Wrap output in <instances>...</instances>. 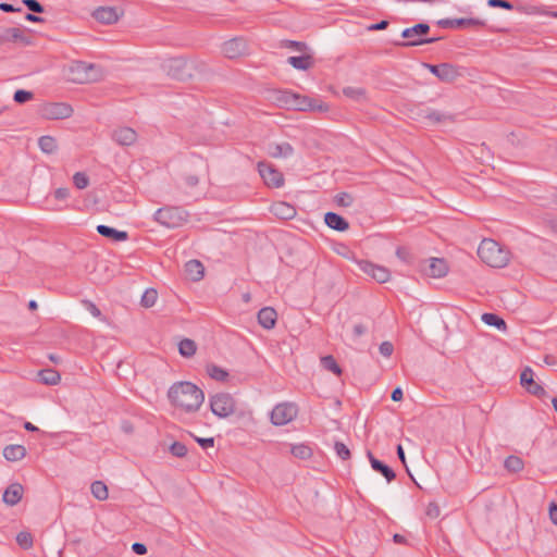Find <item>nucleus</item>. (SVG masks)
I'll return each mask as SVG.
<instances>
[{
  "instance_id": "f257e3e1",
  "label": "nucleus",
  "mask_w": 557,
  "mask_h": 557,
  "mask_svg": "<svg viewBox=\"0 0 557 557\" xmlns=\"http://www.w3.org/2000/svg\"><path fill=\"white\" fill-rule=\"evenodd\" d=\"M168 398L174 407L190 413L199 410L205 401V393L196 384L182 381L169 388Z\"/></svg>"
},
{
  "instance_id": "f03ea898",
  "label": "nucleus",
  "mask_w": 557,
  "mask_h": 557,
  "mask_svg": "<svg viewBox=\"0 0 557 557\" xmlns=\"http://www.w3.org/2000/svg\"><path fill=\"white\" fill-rule=\"evenodd\" d=\"M478 256L488 267L498 269L506 267L510 260V252L491 238L481 242Z\"/></svg>"
},
{
  "instance_id": "7ed1b4c3",
  "label": "nucleus",
  "mask_w": 557,
  "mask_h": 557,
  "mask_svg": "<svg viewBox=\"0 0 557 557\" xmlns=\"http://www.w3.org/2000/svg\"><path fill=\"white\" fill-rule=\"evenodd\" d=\"M430 32V25L426 23H418L411 27H407L401 32V37L408 39L407 41H395L394 45L401 48L417 47L428 44H433L441 39V37H428L425 36Z\"/></svg>"
},
{
  "instance_id": "20e7f679",
  "label": "nucleus",
  "mask_w": 557,
  "mask_h": 557,
  "mask_svg": "<svg viewBox=\"0 0 557 557\" xmlns=\"http://www.w3.org/2000/svg\"><path fill=\"white\" fill-rule=\"evenodd\" d=\"M161 67L171 78L186 81L193 76L195 64L183 57H176L165 60Z\"/></svg>"
},
{
  "instance_id": "39448f33",
  "label": "nucleus",
  "mask_w": 557,
  "mask_h": 557,
  "mask_svg": "<svg viewBox=\"0 0 557 557\" xmlns=\"http://www.w3.org/2000/svg\"><path fill=\"white\" fill-rule=\"evenodd\" d=\"M102 77L100 66L83 61H77L70 67V79L77 84L97 82Z\"/></svg>"
},
{
  "instance_id": "423d86ee",
  "label": "nucleus",
  "mask_w": 557,
  "mask_h": 557,
  "mask_svg": "<svg viewBox=\"0 0 557 557\" xmlns=\"http://www.w3.org/2000/svg\"><path fill=\"white\" fill-rule=\"evenodd\" d=\"M154 220L166 227L175 228L187 220V212L178 207H164L154 212Z\"/></svg>"
},
{
  "instance_id": "0eeeda50",
  "label": "nucleus",
  "mask_w": 557,
  "mask_h": 557,
  "mask_svg": "<svg viewBox=\"0 0 557 557\" xmlns=\"http://www.w3.org/2000/svg\"><path fill=\"white\" fill-rule=\"evenodd\" d=\"M210 409L219 418H227L235 412L236 401L228 393H218L210 396Z\"/></svg>"
},
{
  "instance_id": "6e6552de",
  "label": "nucleus",
  "mask_w": 557,
  "mask_h": 557,
  "mask_svg": "<svg viewBox=\"0 0 557 557\" xmlns=\"http://www.w3.org/2000/svg\"><path fill=\"white\" fill-rule=\"evenodd\" d=\"M72 112V107L64 102H48L40 108V115L47 120L66 119Z\"/></svg>"
},
{
  "instance_id": "1a4fd4ad",
  "label": "nucleus",
  "mask_w": 557,
  "mask_h": 557,
  "mask_svg": "<svg viewBox=\"0 0 557 557\" xmlns=\"http://www.w3.org/2000/svg\"><path fill=\"white\" fill-rule=\"evenodd\" d=\"M423 66L426 67L440 81L445 83H451L460 75L458 67L453 65L451 63H423Z\"/></svg>"
},
{
  "instance_id": "9d476101",
  "label": "nucleus",
  "mask_w": 557,
  "mask_h": 557,
  "mask_svg": "<svg viewBox=\"0 0 557 557\" xmlns=\"http://www.w3.org/2000/svg\"><path fill=\"white\" fill-rule=\"evenodd\" d=\"M297 416V407L294 404H278L271 411V422L274 425H285Z\"/></svg>"
},
{
  "instance_id": "9b49d317",
  "label": "nucleus",
  "mask_w": 557,
  "mask_h": 557,
  "mask_svg": "<svg viewBox=\"0 0 557 557\" xmlns=\"http://www.w3.org/2000/svg\"><path fill=\"white\" fill-rule=\"evenodd\" d=\"M290 110L325 112L329 110V107L318 99L294 92Z\"/></svg>"
},
{
  "instance_id": "f8f14e48",
  "label": "nucleus",
  "mask_w": 557,
  "mask_h": 557,
  "mask_svg": "<svg viewBox=\"0 0 557 557\" xmlns=\"http://www.w3.org/2000/svg\"><path fill=\"white\" fill-rule=\"evenodd\" d=\"M357 265L360 271L371 276L377 283H385L391 278V272L385 267L374 264L368 260H358Z\"/></svg>"
},
{
  "instance_id": "ddd939ff",
  "label": "nucleus",
  "mask_w": 557,
  "mask_h": 557,
  "mask_svg": "<svg viewBox=\"0 0 557 557\" xmlns=\"http://www.w3.org/2000/svg\"><path fill=\"white\" fill-rule=\"evenodd\" d=\"M418 116L425 122L426 125L435 126L446 124L454 121V114L437 111L431 108L419 109Z\"/></svg>"
},
{
  "instance_id": "4468645a",
  "label": "nucleus",
  "mask_w": 557,
  "mask_h": 557,
  "mask_svg": "<svg viewBox=\"0 0 557 557\" xmlns=\"http://www.w3.org/2000/svg\"><path fill=\"white\" fill-rule=\"evenodd\" d=\"M28 29L20 27L5 28L0 32V47L7 42H18L22 46L32 45V38L26 35Z\"/></svg>"
},
{
  "instance_id": "2eb2a0df",
  "label": "nucleus",
  "mask_w": 557,
  "mask_h": 557,
  "mask_svg": "<svg viewBox=\"0 0 557 557\" xmlns=\"http://www.w3.org/2000/svg\"><path fill=\"white\" fill-rule=\"evenodd\" d=\"M258 170L260 173V176L263 178L264 183L274 188H280L284 184V177L283 174L274 169L271 164L267 162H259L258 163Z\"/></svg>"
},
{
  "instance_id": "dca6fc26",
  "label": "nucleus",
  "mask_w": 557,
  "mask_h": 557,
  "mask_svg": "<svg viewBox=\"0 0 557 557\" xmlns=\"http://www.w3.org/2000/svg\"><path fill=\"white\" fill-rule=\"evenodd\" d=\"M442 28H467V27H484L485 22L480 18H442L436 22Z\"/></svg>"
},
{
  "instance_id": "f3484780",
  "label": "nucleus",
  "mask_w": 557,
  "mask_h": 557,
  "mask_svg": "<svg viewBox=\"0 0 557 557\" xmlns=\"http://www.w3.org/2000/svg\"><path fill=\"white\" fill-rule=\"evenodd\" d=\"M222 51L228 59L239 58L248 52L247 41L242 37H236L225 41Z\"/></svg>"
},
{
  "instance_id": "a211bd4d",
  "label": "nucleus",
  "mask_w": 557,
  "mask_h": 557,
  "mask_svg": "<svg viewBox=\"0 0 557 557\" xmlns=\"http://www.w3.org/2000/svg\"><path fill=\"white\" fill-rule=\"evenodd\" d=\"M533 370L530 367H525L520 374V384L527 389L528 393L542 397L546 394L543 386L537 384L534 379Z\"/></svg>"
},
{
  "instance_id": "6ab92c4d",
  "label": "nucleus",
  "mask_w": 557,
  "mask_h": 557,
  "mask_svg": "<svg viewBox=\"0 0 557 557\" xmlns=\"http://www.w3.org/2000/svg\"><path fill=\"white\" fill-rule=\"evenodd\" d=\"M92 16L102 24H113L120 18V13L114 7H99L97 8Z\"/></svg>"
},
{
  "instance_id": "aec40b11",
  "label": "nucleus",
  "mask_w": 557,
  "mask_h": 557,
  "mask_svg": "<svg viewBox=\"0 0 557 557\" xmlns=\"http://www.w3.org/2000/svg\"><path fill=\"white\" fill-rule=\"evenodd\" d=\"M268 154L272 158H287L293 154V147L287 143L268 141L265 146Z\"/></svg>"
},
{
  "instance_id": "412c9836",
  "label": "nucleus",
  "mask_w": 557,
  "mask_h": 557,
  "mask_svg": "<svg viewBox=\"0 0 557 557\" xmlns=\"http://www.w3.org/2000/svg\"><path fill=\"white\" fill-rule=\"evenodd\" d=\"M466 149L473 156L474 159L481 161L482 163L488 162L492 159L491 149L485 145L484 141L469 143V146L466 147Z\"/></svg>"
},
{
  "instance_id": "4be33fe9",
  "label": "nucleus",
  "mask_w": 557,
  "mask_h": 557,
  "mask_svg": "<svg viewBox=\"0 0 557 557\" xmlns=\"http://www.w3.org/2000/svg\"><path fill=\"white\" fill-rule=\"evenodd\" d=\"M258 323L265 330H272L277 321V313L272 307H264L257 314Z\"/></svg>"
},
{
  "instance_id": "5701e85b",
  "label": "nucleus",
  "mask_w": 557,
  "mask_h": 557,
  "mask_svg": "<svg viewBox=\"0 0 557 557\" xmlns=\"http://www.w3.org/2000/svg\"><path fill=\"white\" fill-rule=\"evenodd\" d=\"M23 486L20 483H12L10 484L2 496L3 503H5L9 506H15L18 504L23 496Z\"/></svg>"
},
{
  "instance_id": "b1692460",
  "label": "nucleus",
  "mask_w": 557,
  "mask_h": 557,
  "mask_svg": "<svg viewBox=\"0 0 557 557\" xmlns=\"http://www.w3.org/2000/svg\"><path fill=\"white\" fill-rule=\"evenodd\" d=\"M271 213L281 220H290L296 215V209L292 205L277 201L270 207Z\"/></svg>"
},
{
  "instance_id": "393cba45",
  "label": "nucleus",
  "mask_w": 557,
  "mask_h": 557,
  "mask_svg": "<svg viewBox=\"0 0 557 557\" xmlns=\"http://www.w3.org/2000/svg\"><path fill=\"white\" fill-rule=\"evenodd\" d=\"M97 232L106 237V238H109L111 239L112 242L114 243H120V242H125L128 239V233L125 232V231H119V230H115L114 227H111V226H108V225H103V224H100L97 226Z\"/></svg>"
},
{
  "instance_id": "a878e982",
  "label": "nucleus",
  "mask_w": 557,
  "mask_h": 557,
  "mask_svg": "<svg viewBox=\"0 0 557 557\" xmlns=\"http://www.w3.org/2000/svg\"><path fill=\"white\" fill-rule=\"evenodd\" d=\"M368 458L370 460L372 469L375 470L376 472H380L386 479L387 482H392L396 478L394 470L389 466L376 459L371 451H368Z\"/></svg>"
},
{
  "instance_id": "bb28decb",
  "label": "nucleus",
  "mask_w": 557,
  "mask_h": 557,
  "mask_svg": "<svg viewBox=\"0 0 557 557\" xmlns=\"http://www.w3.org/2000/svg\"><path fill=\"white\" fill-rule=\"evenodd\" d=\"M325 224L337 232H345L349 228V223L335 212H326L324 215Z\"/></svg>"
},
{
  "instance_id": "cd10ccee",
  "label": "nucleus",
  "mask_w": 557,
  "mask_h": 557,
  "mask_svg": "<svg viewBox=\"0 0 557 557\" xmlns=\"http://www.w3.org/2000/svg\"><path fill=\"white\" fill-rule=\"evenodd\" d=\"M426 274L432 277H443L448 272L447 263L444 259L432 258L430 260V264L428 270H425Z\"/></svg>"
},
{
  "instance_id": "c85d7f7f",
  "label": "nucleus",
  "mask_w": 557,
  "mask_h": 557,
  "mask_svg": "<svg viewBox=\"0 0 557 557\" xmlns=\"http://www.w3.org/2000/svg\"><path fill=\"white\" fill-rule=\"evenodd\" d=\"M287 63L296 70L307 71L314 65V59L311 54L293 55L287 59Z\"/></svg>"
},
{
  "instance_id": "c756f323",
  "label": "nucleus",
  "mask_w": 557,
  "mask_h": 557,
  "mask_svg": "<svg viewBox=\"0 0 557 557\" xmlns=\"http://www.w3.org/2000/svg\"><path fill=\"white\" fill-rule=\"evenodd\" d=\"M185 272L191 281H200L205 274V268L199 260L193 259L186 262Z\"/></svg>"
},
{
  "instance_id": "7c9ffc66",
  "label": "nucleus",
  "mask_w": 557,
  "mask_h": 557,
  "mask_svg": "<svg viewBox=\"0 0 557 557\" xmlns=\"http://www.w3.org/2000/svg\"><path fill=\"white\" fill-rule=\"evenodd\" d=\"M26 455V448L23 445H8L3 448V457L8 461H18Z\"/></svg>"
},
{
  "instance_id": "2f4dec72",
  "label": "nucleus",
  "mask_w": 557,
  "mask_h": 557,
  "mask_svg": "<svg viewBox=\"0 0 557 557\" xmlns=\"http://www.w3.org/2000/svg\"><path fill=\"white\" fill-rule=\"evenodd\" d=\"M294 92L290 90H276L273 92V101L282 108L292 109Z\"/></svg>"
},
{
  "instance_id": "473e14b6",
  "label": "nucleus",
  "mask_w": 557,
  "mask_h": 557,
  "mask_svg": "<svg viewBox=\"0 0 557 557\" xmlns=\"http://www.w3.org/2000/svg\"><path fill=\"white\" fill-rule=\"evenodd\" d=\"M481 320L485 324H487L490 326H494V327H496L499 331H503V332L507 331V323H506V321L502 317L496 314V313H490V312L483 313L482 317H481Z\"/></svg>"
},
{
  "instance_id": "72a5a7b5",
  "label": "nucleus",
  "mask_w": 557,
  "mask_h": 557,
  "mask_svg": "<svg viewBox=\"0 0 557 557\" xmlns=\"http://www.w3.org/2000/svg\"><path fill=\"white\" fill-rule=\"evenodd\" d=\"M38 377L46 385H57L61 380L60 373L51 368L40 370Z\"/></svg>"
},
{
  "instance_id": "f704fd0d",
  "label": "nucleus",
  "mask_w": 557,
  "mask_h": 557,
  "mask_svg": "<svg viewBox=\"0 0 557 557\" xmlns=\"http://www.w3.org/2000/svg\"><path fill=\"white\" fill-rule=\"evenodd\" d=\"M197 345L195 341L190 338H184L178 344V351L181 356L185 358H190L196 354Z\"/></svg>"
},
{
  "instance_id": "c9c22d12",
  "label": "nucleus",
  "mask_w": 557,
  "mask_h": 557,
  "mask_svg": "<svg viewBox=\"0 0 557 557\" xmlns=\"http://www.w3.org/2000/svg\"><path fill=\"white\" fill-rule=\"evenodd\" d=\"M90 492L98 500H106L109 496L108 486L102 481L92 482Z\"/></svg>"
},
{
  "instance_id": "e433bc0d",
  "label": "nucleus",
  "mask_w": 557,
  "mask_h": 557,
  "mask_svg": "<svg viewBox=\"0 0 557 557\" xmlns=\"http://www.w3.org/2000/svg\"><path fill=\"white\" fill-rule=\"evenodd\" d=\"M504 467L509 472L517 473L523 469L524 463L520 457L511 455L505 459Z\"/></svg>"
},
{
  "instance_id": "4c0bfd02",
  "label": "nucleus",
  "mask_w": 557,
  "mask_h": 557,
  "mask_svg": "<svg viewBox=\"0 0 557 557\" xmlns=\"http://www.w3.org/2000/svg\"><path fill=\"white\" fill-rule=\"evenodd\" d=\"M207 373L211 379L219 382H224L228 377L227 371L216 364H208Z\"/></svg>"
},
{
  "instance_id": "58836bf2",
  "label": "nucleus",
  "mask_w": 557,
  "mask_h": 557,
  "mask_svg": "<svg viewBox=\"0 0 557 557\" xmlns=\"http://www.w3.org/2000/svg\"><path fill=\"white\" fill-rule=\"evenodd\" d=\"M343 94L355 101H363L366 100V89L361 87H345L343 89Z\"/></svg>"
},
{
  "instance_id": "ea45409f",
  "label": "nucleus",
  "mask_w": 557,
  "mask_h": 557,
  "mask_svg": "<svg viewBox=\"0 0 557 557\" xmlns=\"http://www.w3.org/2000/svg\"><path fill=\"white\" fill-rule=\"evenodd\" d=\"M290 453L296 458H299L302 460L309 459L312 456V449L308 445H305V444H298V445L292 446Z\"/></svg>"
},
{
  "instance_id": "a19ab883",
  "label": "nucleus",
  "mask_w": 557,
  "mask_h": 557,
  "mask_svg": "<svg viewBox=\"0 0 557 557\" xmlns=\"http://www.w3.org/2000/svg\"><path fill=\"white\" fill-rule=\"evenodd\" d=\"M321 364L325 370H329L336 375L342 374V368L338 366L335 358L331 355L322 357Z\"/></svg>"
},
{
  "instance_id": "79ce46f5",
  "label": "nucleus",
  "mask_w": 557,
  "mask_h": 557,
  "mask_svg": "<svg viewBox=\"0 0 557 557\" xmlns=\"http://www.w3.org/2000/svg\"><path fill=\"white\" fill-rule=\"evenodd\" d=\"M137 133L131 127H119L114 129L112 139H136Z\"/></svg>"
},
{
  "instance_id": "37998d69",
  "label": "nucleus",
  "mask_w": 557,
  "mask_h": 557,
  "mask_svg": "<svg viewBox=\"0 0 557 557\" xmlns=\"http://www.w3.org/2000/svg\"><path fill=\"white\" fill-rule=\"evenodd\" d=\"M158 299V293L154 288L146 289L141 296L140 305L145 308H151Z\"/></svg>"
},
{
  "instance_id": "c03bdc74",
  "label": "nucleus",
  "mask_w": 557,
  "mask_h": 557,
  "mask_svg": "<svg viewBox=\"0 0 557 557\" xmlns=\"http://www.w3.org/2000/svg\"><path fill=\"white\" fill-rule=\"evenodd\" d=\"M16 542L23 549L33 547V535L29 532L22 531L16 535Z\"/></svg>"
},
{
  "instance_id": "a18cd8bd",
  "label": "nucleus",
  "mask_w": 557,
  "mask_h": 557,
  "mask_svg": "<svg viewBox=\"0 0 557 557\" xmlns=\"http://www.w3.org/2000/svg\"><path fill=\"white\" fill-rule=\"evenodd\" d=\"M169 449H170V453L177 458L185 457L188 451L186 445L181 442L172 443Z\"/></svg>"
},
{
  "instance_id": "49530a36",
  "label": "nucleus",
  "mask_w": 557,
  "mask_h": 557,
  "mask_svg": "<svg viewBox=\"0 0 557 557\" xmlns=\"http://www.w3.org/2000/svg\"><path fill=\"white\" fill-rule=\"evenodd\" d=\"M34 98V94L32 91L25 89H17L13 95V100L16 103L23 104Z\"/></svg>"
},
{
  "instance_id": "de8ad7c7",
  "label": "nucleus",
  "mask_w": 557,
  "mask_h": 557,
  "mask_svg": "<svg viewBox=\"0 0 557 557\" xmlns=\"http://www.w3.org/2000/svg\"><path fill=\"white\" fill-rule=\"evenodd\" d=\"M73 183L78 189H84L89 184V178L84 172H76L73 176Z\"/></svg>"
},
{
  "instance_id": "09e8293b",
  "label": "nucleus",
  "mask_w": 557,
  "mask_h": 557,
  "mask_svg": "<svg viewBox=\"0 0 557 557\" xmlns=\"http://www.w3.org/2000/svg\"><path fill=\"white\" fill-rule=\"evenodd\" d=\"M281 47L294 49L297 51H306L308 49V46L304 41H296V40H283L281 42Z\"/></svg>"
},
{
  "instance_id": "8fccbe9b",
  "label": "nucleus",
  "mask_w": 557,
  "mask_h": 557,
  "mask_svg": "<svg viewBox=\"0 0 557 557\" xmlns=\"http://www.w3.org/2000/svg\"><path fill=\"white\" fill-rule=\"evenodd\" d=\"M334 448H335L337 456L341 459L347 460L350 458V456H351L350 450L344 443L335 442Z\"/></svg>"
},
{
  "instance_id": "3c124183",
  "label": "nucleus",
  "mask_w": 557,
  "mask_h": 557,
  "mask_svg": "<svg viewBox=\"0 0 557 557\" xmlns=\"http://www.w3.org/2000/svg\"><path fill=\"white\" fill-rule=\"evenodd\" d=\"M335 202L341 207H349L354 202V198L348 193H339L335 196Z\"/></svg>"
},
{
  "instance_id": "603ef678",
  "label": "nucleus",
  "mask_w": 557,
  "mask_h": 557,
  "mask_svg": "<svg viewBox=\"0 0 557 557\" xmlns=\"http://www.w3.org/2000/svg\"><path fill=\"white\" fill-rule=\"evenodd\" d=\"M23 3L32 13H42L45 11L44 5L37 0H23Z\"/></svg>"
},
{
  "instance_id": "864d4df0",
  "label": "nucleus",
  "mask_w": 557,
  "mask_h": 557,
  "mask_svg": "<svg viewBox=\"0 0 557 557\" xmlns=\"http://www.w3.org/2000/svg\"><path fill=\"white\" fill-rule=\"evenodd\" d=\"M42 152L47 154L54 153L58 150L57 141H38Z\"/></svg>"
},
{
  "instance_id": "5fc2aeb1",
  "label": "nucleus",
  "mask_w": 557,
  "mask_h": 557,
  "mask_svg": "<svg viewBox=\"0 0 557 557\" xmlns=\"http://www.w3.org/2000/svg\"><path fill=\"white\" fill-rule=\"evenodd\" d=\"M487 4L492 8H502L505 10L513 9V5L507 0H487Z\"/></svg>"
},
{
  "instance_id": "6e6d98bb",
  "label": "nucleus",
  "mask_w": 557,
  "mask_h": 557,
  "mask_svg": "<svg viewBox=\"0 0 557 557\" xmlns=\"http://www.w3.org/2000/svg\"><path fill=\"white\" fill-rule=\"evenodd\" d=\"M425 513L429 518L436 519L441 515L440 506L436 503H430Z\"/></svg>"
},
{
  "instance_id": "4d7b16f0",
  "label": "nucleus",
  "mask_w": 557,
  "mask_h": 557,
  "mask_svg": "<svg viewBox=\"0 0 557 557\" xmlns=\"http://www.w3.org/2000/svg\"><path fill=\"white\" fill-rule=\"evenodd\" d=\"M380 354L384 357H391L394 351V346L391 342H383L380 345Z\"/></svg>"
},
{
  "instance_id": "13d9d810",
  "label": "nucleus",
  "mask_w": 557,
  "mask_h": 557,
  "mask_svg": "<svg viewBox=\"0 0 557 557\" xmlns=\"http://www.w3.org/2000/svg\"><path fill=\"white\" fill-rule=\"evenodd\" d=\"M85 308L96 318L101 317V311L99 308L90 300H84L83 301Z\"/></svg>"
},
{
  "instance_id": "bf43d9fd",
  "label": "nucleus",
  "mask_w": 557,
  "mask_h": 557,
  "mask_svg": "<svg viewBox=\"0 0 557 557\" xmlns=\"http://www.w3.org/2000/svg\"><path fill=\"white\" fill-rule=\"evenodd\" d=\"M195 440L202 448L213 447L214 445L213 437H195Z\"/></svg>"
},
{
  "instance_id": "052dcab7",
  "label": "nucleus",
  "mask_w": 557,
  "mask_h": 557,
  "mask_svg": "<svg viewBox=\"0 0 557 557\" xmlns=\"http://www.w3.org/2000/svg\"><path fill=\"white\" fill-rule=\"evenodd\" d=\"M548 512H549V519L550 521L557 525V504L555 502H552L549 504V508H548Z\"/></svg>"
},
{
  "instance_id": "680f3d73",
  "label": "nucleus",
  "mask_w": 557,
  "mask_h": 557,
  "mask_svg": "<svg viewBox=\"0 0 557 557\" xmlns=\"http://www.w3.org/2000/svg\"><path fill=\"white\" fill-rule=\"evenodd\" d=\"M132 550L136 555H145L147 553V546L144 543L136 542L132 545Z\"/></svg>"
},
{
  "instance_id": "e2e57ef3",
  "label": "nucleus",
  "mask_w": 557,
  "mask_h": 557,
  "mask_svg": "<svg viewBox=\"0 0 557 557\" xmlns=\"http://www.w3.org/2000/svg\"><path fill=\"white\" fill-rule=\"evenodd\" d=\"M388 24V21L382 20L379 23L371 24L370 26H368V30H383L387 28Z\"/></svg>"
},
{
  "instance_id": "0e129e2a",
  "label": "nucleus",
  "mask_w": 557,
  "mask_h": 557,
  "mask_svg": "<svg viewBox=\"0 0 557 557\" xmlns=\"http://www.w3.org/2000/svg\"><path fill=\"white\" fill-rule=\"evenodd\" d=\"M69 194H70V191L67 188L61 187V188L55 189L54 197L58 200H64L69 197Z\"/></svg>"
},
{
  "instance_id": "69168bd1",
  "label": "nucleus",
  "mask_w": 557,
  "mask_h": 557,
  "mask_svg": "<svg viewBox=\"0 0 557 557\" xmlns=\"http://www.w3.org/2000/svg\"><path fill=\"white\" fill-rule=\"evenodd\" d=\"M396 256H397L400 260H403V261H405V262H409L410 255H409V252H408V250H407V249H405V248H403V247H398V248L396 249Z\"/></svg>"
},
{
  "instance_id": "338daca9",
  "label": "nucleus",
  "mask_w": 557,
  "mask_h": 557,
  "mask_svg": "<svg viewBox=\"0 0 557 557\" xmlns=\"http://www.w3.org/2000/svg\"><path fill=\"white\" fill-rule=\"evenodd\" d=\"M545 226L554 234L557 235V220L555 219H545L544 220Z\"/></svg>"
},
{
  "instance_id": "774afa93",
  "label": "nucleus",
  "mask_w": 557,
  "mask_h": 557,
  "mask_svg": "<svg viewBox=\"0 0 557 557\" xmlns=\"http://www.w3.org/2000/svg\"><path fill=\"white\" fill-rule=\"evenodd\" d=\"M352 332L355 337H360L367 332V327L363 324L359 323L354 326Z\"/></svg>"
}]
</instances>
